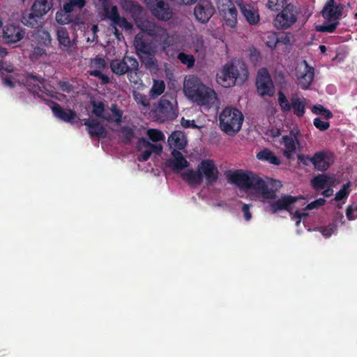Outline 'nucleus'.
Masks as SVG:
<instances>
[{"label": "nucleus", "mask_w": 357, "mask_h": 357, "mask_svg": "<svg viewBox=\"0 0 357 357\" xmlns=\"http://www.w3.org/2000/svg\"><path fill=\"white\" fill-rule=\"evenodd\" d=\"M346 216L350 221L357 219V204L354 203L347 207Z\"/></svg>", "instance_id": "obj_49"}, {"label": "nucleus", "mask_w": 357, "mask_h": 357, "mask_svg": "<svg viewBox=\"0 0 357 357\" xmlns=\"http://www.w3.org/2000/svg\"><path fill=\"white\" fill-rule=\"evenodd\" d=\"M93 66L99 69H105L107 67V63L103 58L97 56L93 61Z\"/></svg>", "instance_id": "obj_55"}, {"label": "nucleus", "mask_w": 357, "mask_h": 357, "mask_svg": "<svg viewBox=\"0 0 357 357\" xmlns=\"http://www.w3.org/2000/svg\"><path fill=\"white\" fill-rule=\"evenodd\" d=\"M165 89V84L163 80L154 79L153 84L149 91V96L152 99H155L160 96Z\"/></svg>", "instance_id": "obj_37"}, {"label": "nucleus", "mask_w": 357, "mask_h": 357, "mask_svg": "<svg viewBox=\"0 0 357 357\" xmlns=\"http://www.w3.org/2000/svg\"><path fill=\"white\" fill-rule=\"evenodd\" d=\"M334 162V154L328 151L316 152L312 156L314 168L320 172H325Z\"/></svg>", "instance_id": "obj_12"}, {"label": "nucleus", "mask_w": 357, "mask_h": 357, "mask_svg": "<svg viewBox=\"0 0 357 357\" xmlns=\"http://www.w3.org/2000/svg\"><path fill=\"white\" fill-rule=\"evenodd\" d=\"M183 92L188 100L199 106L210 107L218 100L215 91L193 75L185 77Z\"/></svg>", "instance_id": "obj_2"}, {"label": "nucleus", "mask_w": 357, "mask_h": 357, "mask_svg": "<svg viewBox=\"0 0 357 357\" xmlns=\"http://www.w3.org/2000/svg\"><path fill=\"white\" fill-rule=\"evenodd\" d=\"M302 63L304 65V69L302 74L298 77V80L301 88L302 89H307L313 82L314 68L310 66L305 60H303Z\"/></svg>", "instance_id": "obj_20"}, {"label": "nucleus", "mask_w": 357, "mask_h": 357, "mask_svg": "<svg viewBox=\"0 0 357 357\" xmlns=\"http://www.w3.org/2000/svg\"><path fill=\"white\" fill-rule=\"evenodd\" d=\"M91 105L93 107L92 114L96 116L104 119L109 123L115 122L117 125H120L122 123L123 113L121 109L118 108L116 104H112L110 107V111L112 113L113 116L105 112V105L104 102L101 101H92Z\"/></svg>", "instance_id": "obj_6"}, {"label": "nucleus", "mask_w": 357, "mask_h": 357, "mask_svg": "<svg viewBox=\"0 0 357 357\" xmlns=\"http://www.w3.org/2000/svg\"><path fill=\"white\" fill-rule=\"evenodd\" d=\"M312 112L314 114L324 116L326 119H330L333 116V113L321 105H314L312 108Z\"/></svg>", "instance_id": "obj_40"}, {"label": "nucleus", "mask_w": 357, "mask_h": 357, "mask_svg": "<svg viewBox=\"0 0 357 357\" xmlns=\"http://www.w3.org/2000/svg\"><path fill=\"white\" fill-rule=\"evenodd\" d=\"M31 81L37 82L39 84H43L45 82V79L40 75H34L33 73H26L25 75L24 83L28 87L33 88V92L42 91L41 87L38 84H33Z\"/></svg>", "instance_id": "obj_32"}, {"label": "nucleus", "mask_w": 357, "mask_h": 357, "mask_svg": "<svg viewBox=\"0 0 357 357\" xmlns=\"http://www.w3.org/2000/svg\"><path fill=\"white\" fill-rule=\"evenodd\" d=\"M333 181L331 178L325 174H318L311 180V185L316 190L325 189L327 186L333 184Z\"/></svg>", "instance_id": "obj_30"}, {"label": "nucleus", "mask_w": 357, "mask_h": 357, "mask_svg": "<svg viewBox=\"0 0 357 357\" xmlns=\"http://www.w3.org/2000/svg\"><path fill=\"white\" fill-rule=\"evenodd\" d=\"M139 143L146 149L138 156V160L140 162H146L151 157L152 153L160 155L162 153V147L160 144H153L144 137H142Z\"/></svg>", "instance_id": "obj_18"}, {"label": "nucleus", "mask_w": 357, "mask_h": 357, "mask_svg": "<svg viewBox=\"0 0 357 357\" xmlns=\"http://www.w3.org/2000/svg\"><path fill=\"white\" fill-rule=\"evenodd\" d=\"M2 82L4 86H8L9 88H13L15 86V83L12 80L11 77L8 75L2 77Z\"/></svg>", "instance_id": "obj_60"}, {"label": "nucleus", "mask_w": 357, "mask_h": 357, "mask_svg": "<svg viewBox=\"0 0 357 357\" xmlns=\"http://www.w3.org/2000/svg\"><path fill=\"white\" fill-rule=\"evenodd\" d=\"M282 142L285 148L283 151L284 156L288 160H294L296 149L294 139L291 136L284 135L282 137Z\"/></svg>", "instance_id": "obj_29"}, {"label": "nucleus", "mask_w": 357, "mask_h": 357, "mask_svg": "<svg viewBox=\"0 0 357 357\" xmlns=\"http://www.w3.org/2000/svg\"><path fill=\"white\" fill-rule=\"evenodd\" d=\"M244 116L242 112L234 107H225L220 114V128L230 136H234L241 129Z\"/></svg>", "instance_id": "obj_5"}, {"label": "nucleus", "mask_w": 357, "mask_h": 357, "mask_svg": "<svg viewBox=\"0 0 357 357\" xmlns=\"http://www.w3.org/2000/svg\"><path fill=\"white\" fill-rule=\"evenodd\" d=\"M350 183H347L342 185L341 189L336 193L334 199L337 202L347 199L350 194Z\"/></svg>", "instance_id": "obj_43"}, {"label": "nucleus", "mask_w": 357, "mask_h": 357, "mask_svg": "<svg viewBox=\"0 0 357 357\" xmlns=\"http://www.w3.org/2000/svg\"><path fill=\"white\" fill-rule=\"evenodd\" d=\"M101 69H94V70H89L88 71V73L91 75V76H93V77H98L99 79H100L101 81V83L102 84H107L109 82V78L107 75L103 74L101 70Z\"/></svg>", "instance_id": "obj_46"}, {"label": "nucleus", "mask_w": 357, "mask_h": 357, "mask_svg": "<svg viewBox=\"0 0 357 357\" xmlns=\"http://www.w3.org/2000/svg\"><path fill=\"white\" fill-rule=\"evenodd\" d=\"M35 42L42 46L48 47L51 45L52 38L50 33L44 29H38L33 36Z\"/></svg>", "instance_id": "obj_34"}, {"label": "nucleus", "mask_w": 357, "mask_h": 357, "mask_svg": "<svg viewBox=\"0 0 357 357\" xmlns=\"http://www.w3.org/2000/svg\"><path fill=\"white\" fill-rule=\"evenodd\" d=\"M197 0H175L174 1L178 4L192 5L197 2Z\"/></svg>", "instance_id": "obj_61"}, {"label": "nucleus", "mask_w": 357, "mask_h": 357, "mask_svg": "<svg viewBox=\"0 0 357 357\" xmlns=\"http://www.w3.org/2000/svg\"><path fill=\"white\" fill-rule=\"evenodd\" d=\"M172 159L167 161L168 167L174 171H181L190 165L189 162L183 157V154L178 150L174 149L172 151Z\"/></svg>", "instance_id": "obj_22"}, {"label": "nucleus", "mask_w": 357, "mask_h": 357, "mask_svg": "<svg viewBox=\"0 0 357 357\" xmlns=\"http://www.w3.org/2000/svg\"><path fill=\"white\" fill-rule=\"evenodd\" d=\"M298 197L291 195H284L271 204V210L273 213H276L281 210H286L291 212V206L294 204Z\"/></svg>", "instance_id": "obj_19"}, {"label": "nucleus", "mask_w": 357, "mask_h": 357, "mask_svg": "<svg viewBox=\"0 0 357 357\" xmlns=\"http://www.w3.org/2000/svg\"><path fill=\"white\" fill-rule=\"evenodd\" d=\"M50 8L51 6L47 0H37L32 5L31 10L42 17L47 13Z\"/></svg>", "instance_id": "obj_35"}, {"label": "nucleus", "mask_w": 357, "mask_h": 357, "mask_svg": "<svg viewBox=\"0 0 357 357\" xmlns=\"http://www.w3.org/2000/svg\"><path fill=\"white\" fill-rule=\"evenodd\" d=\"M178 60L188 68H192L195 65V58L192 54H188L184 52H180L178 54Z\"/></svg>", "instance_id": "obj_42"}, {"label": "nucleus", "mask_w": 357, "mask_h": 357, "mask_svg": "<svg viewBox=\"0 0 357 357\" xmlns=\"http://www.w3.org/2000/svg\"><path fill=\"white\" fill-rule=\"evenodd\" d=\"M248 77V70L244 62L237 61L226 64L223 67L222 76L219 77L221 84L229 87L236 83L243 84Z\"/></svg>", "instance_id": "obj_4"}, {"label": "nucleus", "mask_w": 357, "mask_h": 357, "mask_svg": "<svg viewBox=\"0 0 357 357\" xmlns=\"http://www.w3.org/2000/svg\"><path fill=\"white\" fill-rule=\"evenodd\" d=\"M41 17L36 15L33 11H31L27 15L22 16V22L26 26L36 29L38 28L41 24Z\"/></svg>", "instance_id": "obj_36"}, {"label": "nucleus", "mask_w": 357, "mask_h": 357, "mask_svg": "<svg viewBox=\"0 0 357 357\" xmlns=\"http://www.w3.org/2000/svg\"><path fill=\"white\" fill-rule=\"evenodd\" d=\"M285 3L286 0H268L267 6L271 10L278 11L284 8Z\"/></svg>", "instance_id": "obj_47"}, {"label": "nucleus", "mask_w": 357, "mask_h": 357, "mask_svg": "<svg viewBox=\"0 0 357 357\" xmlns=\"http://www.w3.org/2000/svg\"><path fill=\"white\" fill-rule=\"evenodd\" d=\"M144 3L151 14L157 19L167 21L172 17V13L169 4L163 0H144Z\"/></svg>", "instance_id": "obj_10"}, {"label": "nucleus", "mask_w": 357, "mask_h": 357, "mask_svg": "<svg viewBox=\"0 0 357 357\" xmlns=\"http://www.w3.org/2000/svg\"><path fill=\"white\" fill-rule=\"evenodd\" d=\"M181 177L189 185H199L203 182L199 166L196 171L193 169L186 170L181 174Z\"/></svg>", "instance_id": "obj_28"}, {"label": "nucleus", "mask_w": 357, "mask_h": 357, "mask_svg": "<svg viewBox=\"0 0 357 357\" xmlns=\"http://www.w3.org/2000/svg\"><path fill=\"white\" fill-rule=\"evenodd\" d=\"M47 52L46 50L41 47L37 46L33 48V50L32 52V56L33 57H35L36 59H38L40 56H43L44 55H46Z\"/></svg>", "instance_id": "obj_56"}, {"label": "nucleus", "mask_w": 357, "mask_h": 357, "mask_svg": "<svg viewBox=\"0 0 357 357\" xmlns=\"http://www.w3.org/2000/svg\"><path fill=\"white\" fill-rule=\"evenodd\" d=\"M148 34L152 36L156 42L164 45H169L170 43L167 31L161 26H153L148 30Z\"/></svg>", "instance_id": "obj_25"}, {"label": "nucleus", "mask_w": 357, "mask_h": 357, "mask_svg": "<svg viewBox=\"0 0 357 357\" xmlns=\"http://www.w3.org/2000/svg\"><path fill=\"white\" fill-rule=\"evenodd\" d=\"M114 27V34L116 36V39L120 40L121 36H122L121 33L118 30L116 26Z\"/></svg>", "instance_id": "obj_64"}, {"label": "nucleus", "mask_w": 357, "mask_h": 357, "mask_svg": "<svg viewBox=\"0 0 357 357\" xmlns=\"http://www.w3.org/2000/svg\"><path fill=\"white\" fill-rule=\"evenodd\" d=\"M257 158L259 160L266 161L274 165H280L281 164L280 158L277 157L273 151L268 149H264L257 153Z\"/></svg>", "instance_id": "obj_33"}, {"label": "nucleus", "mask_w": 357, "mask_h": 357, "mask_svg": "<svg viewBox=\"0 0 357 357\" xmlns=\"http://www.w3.org/2000/svg\"><path fill=\"white\" fill-rule=\"evenodd\" d=\"M105 17L112 22L113 26H119L126 30H130L132 28V24L129 22L125 17H121L118 12V8L116 6H112L109 9L107 7L104 8Z\"/></svg>", "instance_id": "obj_14"}, {"label": "nucleus", "mask_w": 357, "mask_h": 357, "mask_svg": "<svg viewBox=\"0 0 357 357\" xmlns=\"http://www.w3.org/2000/svg\"><path fill=\"white\" fill-rule=\"evenodd\" d=\"M59 86L63 91L70 93L73 91V86L68 81H60Z\"/></svg>", "instance_id": "obj_57"}, {"label": "nucleus", "mask_w": 357, "mask_h": 357, "mask_svg": "<svg viewBox=\"0 0 357 357\" xmlns=\"http://www.w3.org/2000/svg\"><path fill=\"white\" fill-rule=\"evenodd\" d=\"M119 132L123 138V142L126 144L130 142V141L135 137L134 130L129 126H122L120 128Z\"/></svg>", "instance_id": "obj_41"}, {"label": "nucleus", "mask_w": 357, "mask_h": 357, "mask_svg": "<svg viewBox=\"0 0 357 357\" xmlns=\"http://www.w3.org/2000/svg\"><path fill=\"white\" fill-rule=\"evenodd\" d=\"M314 126L321 131H325L330 127L328 121H324L320 118H315L313 121Z\"/></svg>", "instance_id": "obj_52"}, {"label": "nucleus", "mask_w": 357, "mask_h": 357, "mask_svg": "<svg viewBox=\"0 0 357 357\" xmlns=\"http://www.w3.org/2000/svg\"><path fill=\"white\" fill-rule=\"evenodd\" d=\"M250 204H243L242 206V211L243 213L244 218L246 221H249L252 218V214L250 212Z\"/></svg>", "instance_id": "obj_58"}, {"label": "nucleus", "mask_w": 357, "mask_h": 357, "mask_svg": "<svg viewBox=\"0 0 357 357\" xmlns=\"http://www.w3.org/2000/svg\"><path fill=\"white\" fill-rule=\"evenodd\" d=\"M159 109L161 112H169L172 109V104L171 101L162 97L159 101Z\"/></svg>", "instance_id": "obj_51"}, {"label": "nucleus", "mask_w": 357, "mask_h": 357, "mask_svg": "<svg viewBox=\"0 0 357 357\" xmlns=\"http://www.w3.org/2000/svg\"><path fill=\"white\" fill-rule=\"evenodd\" d=\"M306 215H307V214L305 213L301 212L299 210L296 211L294 213V216L299 220H301L302 218H303ZM299 222H300V220H298L297 222V224H298Z\"/></svg>", "instance_id": "obj_63"}, {"label": "nucleus", "mask_w": 357, "mask_h": 357, "mask_svg": "<svg viewBox=\"0 0 357 357\" xmlns=\"http://www.w3.org/2000/svg\"><path fill=\"white\" fill-rule=\"evenodd\" d=\"M25 31L20 26L9 24L3 30V38L6 43H15L24 37Z\"/></svg>", "instance_id": "obj_16"}, {"label": "nucleus", "mask_w": 357, "mask_h": 357, "mask_svg": "<svg viewBox=\"0 0 357 357\" xmlns=\"http://www.w3.org/2000/svg\"><path fill=\"white\" fill-rule=\"evenodd\" d=\"M333 194V190L331 188H328L325 189L322 192L321 195H324L326 197H330Z\"/></svg>", "instance_id": "obj_62"}, {"label": "nucleus", "mask_w": 357, "mask_h": 357, "mask_svg": "<svg viewBox=\"0 0 357 357\" xmlns=\"http://www.w3.org/2000/svg\"><path fill=\"white\" fill-rule=\"evenodd\" d=\"M56 37L60 48L63 51L68 52L69 54L75 52L77 44L70 40L66 28H59L56 31Z\"/></svg>", "instance_id": "obj_15"}, {"label": "nucleus", "mask_w": 357, "mask_h": 357, "mask_svg": "<svg viewBox=\"0 0 357 357\" xmlns=\"http://www.w3.org/2000/svg\"><path fill=\"white\" fill-rule=\"evenodd\" d=\"M85 0H68L63 3V9L65 13H70L75 8L82 9L85 6Z\"/></svg>", "instance_id": "obj_38"}, {"label": "nucleus", "mask_w": 357, "mask_h": 357, "mask_svg": "<svg viewBox=\"0 0 357 357\" xmlns=\"http://www.w3.org/2000/svg\"><path fill=\"white\" fill-rule=\"evenodd\" d=\"M134 45L139 55L141 54L152 55L154 52L152 44L145 38L143 34L138 33L136 35L134 40Z\"/></svg>", "instance_id": "obj_21"}, {"label": "nucleus", "mask_w": 357, "mask_h": 357, "mask_svg": "<svg viewBox=\"0 0 357 357\" xmlns=\"http://www.w3.org/2000/svg\"><path fill=\"white\" fill-rule=\"evenodd\" d=\"M238 6L247 22L252 25L257 24L259 22V15L257 10L248 3L241 2Z\"/></svg>", "instance_id": "obj_24"}, {"label": "nucleus", "mask_w": 357, "mask_h": 357, "mask_svg": "<svg viewBox=\"0 0 357 357\" xmlns=\"http://www.w3.org/2000/svg\"><path fill=\"white\" fill-rule=\"evenodd\" d=\"M214 13L215 9L208 0H199L194 9L196 20L202 23H206Z\"/></svg>", "instance_id": "obj_13"}, {"label": "nucleus", "mask_w": 357, "mask_h": 357, "mask_svg": "<svg viewBox=\"0 0 357 357\" xmlns=\"http://www.w3.org/2000/svg\"><path fill=\"white\" fill-rule=\"evenodd\" d=\"M84 125L87 127L91 137H98L104 139L107 137L106 128L97 119H84Z\"/></svg>", "instance_id": "obj_17"}, {"label": "nucleus", "mask_w": 357, "mask_h": 357, "mask_svg": "<svg viewBox=\"0 0 357 357\" xmlns=\"http://www.w3.org/2000/svg\"><path fill=\"white\" fill-rule=\"evenodd\" d=\"M325 203H326V200L324 198H319V199H317L312 202L311 203L308 204L306 206L305 209L306 210H312L314 208H317L318 207L324 206L325 204Z\"/></svg>", "instance_id": "obj_53"}, {"label": "nucleus", "mask_w": 357, "mask_h": 357, "mask_svg": "<svg viewBox=\"0 0 357 357\" xmlns=\"http://www.w3.org/2000/svg\"><path fill=\"white\" fill-rule=\"evenodd\" d=\"M344 5L337 3L335 0H327L322 10L321 15L326 20L317 27L321 32L333 33L338 26L339 20L342 17Z\"/></svg>", "instance_id": "obj_3"}, {"label": "nucleus", "mask_w": 357, "mask_h": 357, "mask_svg": "<svg viewBox=\"0 0 357 357\" xmlns=\"http://www.w3.org/2000/svg\"><path fill=\"white\" fill-rule=\"evenodd\" d=\"M317 230L321 233L325 238H329L337 230V226L334 223L329 224L327 226L317 227Z\"/></svg>", "instance_id": "obj_44"}, {"label": "nucleus", "mask_w": 357, "mask_h": 357, "mask_svg": "<svg viewBox=\"0 0 357 357\" xmlns=\"http://www.w3.org/2000/svg\"><path fill=\"white\" fill-rule=\"evenodd\" d=\"M227 178L240 189L252 190L264 199H274L276 196L275 191L268 188L264 180L251 172L242 169L229 172Z\"/></svg>", "instance_id": "obj_1"}, {"label": "nucleus", "mask_w": 357, "mask_h": 357, "mask_svg": "<svg viewBox=\"0 0 357 357\" xmlns=\"http://www.w3.org/2000/svg\"><path fill=\"white\" fill-rule=\"evenodd\" d=\"M291 109L297 117H303L305 113L306 102L305 98L297 96L291 97Z\"/></svg>", "instance_id": "obj_31"}, {"label": "nucleus", "mask_w": 357, "mask_h": 357, "mask_svg": "<svg viewBox=\"0 0 357 357\" xmlns=\"http://www.w3.org/2000/svg\"><path fill=\"white\" fill-rule=\"evenodd\" d=\"M199 170L202 176L206 179L208 185H211L216 183L218 179L219 172L213 160H203L199 164Z\"/></svg>", "instance_id": "obj_11"}, {"label": "nucleus", "mask_w": 357, "mask_h": 357, "mask_svg": "<svg viewBox=\"0 0 357 357\" xmlns=\"http://www.w3.org/2000/svg\"><path fill=\"white\" fill-rule=\"evenodd\" d=\"M297 158L298 162L303 164L305 166H308L310 164H312V157H310L309 155L298 154L297 155Z\"/></svg>", "instance_id": "obj_54"}, {"label": "nucleus", "mask_w": 357, "mask_h": 357, "mask_svg": "<svg viewBox=\"0 0 357 357\" xmlns=\"http://www.w3.org/2000/svg\"><path fill=\"white\" fill-rule=\"evenodd\" d=\"M168 144L178 151L183 149L186 145L184 133L181 131L173 132L168 138Z\"/></svg>", "instance_id": "obj_27"}, {"label": "nucleus", "mask_w": 357, "mask_h": 357, "mask_svg": "<svg viewBox=\"0 0 357 357\" xmlns=\"http://www.w3.org/2000/svg\"><path fill=\"white\" fill-rule=\"evenodd\" d=\"M147 135L153 142L162 141L165 139L164 134L160 130L157 129H149L147 130Z\"/></svg>", "instance_id": "obj_45"}, {"label": "nucleus", "mask_w": 357, "mask_h": 357, "mask_svg": "<svg viewBox=\"0 0 357 357\" xmlns=\"http://www.w3.org/2000/svg\"><path fill=\"white\" fill-rule=\"evenodd\" d=\"M278 105L281 111L284 113L289 112L291 109V100L289 101L282 91H278Z\"/></svg>", "instance_id": "obj_39"}, {"label": "nucleus", "mask_w": 357, "mask_h": 357, "mask_svg": "<svg viewBox=\"0 0 357 357\" xmlns=\"http://www.w3.org/2000/svg\"><path fill=\"white\" fill-rule=\"evenodd\" d=\"M142 62L146 69L149 70H157L158 64L156 59L151 56V55H148V56L145 57Z\"/></svg>", "instance_id": "obj_48"}, {"label": "nucleus", "mask_w": 357, "mask_h": 357, "mask_svg": "<svg viewBox=\"0 0 357 357\" xmlns=\"http://www.w3.org/2000/svg\"><path fill=\"white\" fill-rule=\"evenodd\" d=\"M52 111L56 118L66 123H73L76 118V113L73 110L63 109L57 102H52Z\"/></svg>", "instance_id": "obj_23"}, {"label": "nucleus", "mask_w": 357, "mask_h": 357, "mask_svg": "<svg viewBox=\"0 0 357 357\" xmlns=\"http://www.w3.org/2000/svg\"><path fill=\"white\" fill-rule=\"evenodd\" d=\"M222 15L227 26L234 28L237 24L238 11L235 6L229 1V5L222 9Z\"/></svg>", "instance_id": "obj_26"}, {"label": "nucleus", "mask_w": 357, "mask_h": 357, "mask_svg": "<svg viewBox=\"0 0 357 357\" xmlns=\"http://www.w3.org/2000/svg\"><path fill=\"white\" fill-rule=\"evenodd\" d=\"M69 13H65V11H60L56 13V20L60 24H68L70 22Z\"/></svg>", "instance_id": "obj_50"}, {"label": "nucleus", "mask_w": 357, "mask_h": 357, "mask_svg": "<svg viewBox=\"0 0 357 357\" xmlns=\"http://www.w3.org/2000/svg\"><path fill=\"white\" fill-rule=\"evenodd\" d=\"M296 8L291 3L287 4L282 12L277 15L274 20V25L278 29H286L294 24L297 17Z\"/></svg>", "instance_id": "obj_9"}, {"label": "nucleus", "mask_w": 357, "mask_h": 357, "mask_svg": "<svg viewBox=\"0 0 357 357\" xmlns=\"http://www.w3.org/2000/svg\"><path fill=\"white\" fill-rule=\"evenodd\" d=\"M181 125L183 128H197V126L195 124V121L186 120L184 118H183L181 120Z\"/></svg>", "instance_id": "obj_59"}, {"label": "nucleus", "mask_w": 357, "mask_h": 357, "mask_svg": "<svg viewBox=\"0 0 357 357\" xmlns=\"http://www.w3.org/2000/svg\"><path fill=\"white\" fill-rule=\"evenodd\" d=\"M109 66L112 73L119 76L126 74L129 75L139 70L138 61L135 57L129 56H124L122 59L112 60Z\"/></svg>", "instance_id": "obj_7"}, {"label": "nucleus", "mask_w": 357, "mask_h": 357, "mask_svg": "<svg viewBox=\"0 0 357 357\" xmlns=\"http://www.w3.org/2000/svg\"><path fill=\"white\" fill-rule=\"evenodd\" d=\"M256 86L257 92L262 97H272L275 93V87L271 77L268 70L265 68L258 71Z\"/></svg>", "instance_id": "obj_8"}]
</instances>
